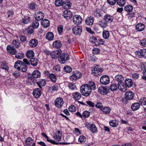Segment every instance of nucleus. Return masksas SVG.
<instances>
[{"mask_svg": "<svg viewBox=\"0 0 146 146\" xmlns=\"http://www.w3.org/2000/svg\"><path fill=\"white\" fill-rule=\"evenodd\" d=\"M96 88L94 83L92 82H90L87 84L82 85L80 87V90L82 95L87 97L90 95L92 90H95Z\"/></svg>", "mask_w": 146, "mask_h": 146, "instance_id": "1", "label": "nucleus"}, {"mask_svg": "<svg viewBox=\"0 0 146 146\" xmlns=\"http://www.w3.org/2000/svg\"><path fill=\"white\" fill-rule=\"evenodd\" d=\"M69 59V56L68 54L66 53H64L60 55L58 60L61 64H63L66 61Z\"/></svg>", "mask_w": 146, "mask_h": 146, "instance_id": "2", "label": "nucleus"}, {"mask_svg": "<svg viewBox=\"0 0 146 146\" xmlns=\"http://www.w3.org/2000/svg\"><path fill=\"white\" fill-rule=\"evenodd\" d=\"M55 106L58 108H60L64 104V102L62 98L61 97L57 98L54 102Z\"/></svg>", "mask_w": 146, "mask_h": 146, "instance_id": "3", "label": "nucleus"}, {"mask_svg": "<svg viewBox=\"0 0 146 146\" xmlns=\"http://www.w3.org/2000/svg\"><path fill=\"white\" fill-rule=\"evenodd\" d=\"M109 77L107 75H104L102 76L100 78V82L103 84L106 85L110 82Z\"/></svg>", "mask_w": 146, "mask_h": 146, "instance_id": "4", "label": "nucleus"}, {"mask_svg": "<svg viewBox=\"0 0 146 146\" xmlns=\"http://www.w3.org/2000/svg\"><path fill=\"white\" fill-rule=\"evenodd\" d=\"M62 52L61 50L57 49L52 52L50 55L52 58L55 59L58 57L60 56Z\"/></svg>", "mask_w": 146, "mask_h": 146, "instance_id": "5", "label": "nucleus"}, {"mask_svg": "<svg viewBox=\"0 0 146 146\" xmlns=\"http://www.w3.org/2000/svg\"><path fill=\"white\" fill-rule=\"evenodd\" d=\"M102 71V69L95 66L92 70V74L95 76H97L101 74Z\"/></svg>", "mask_w": 146, "mask_h": 146, "instance_id": "6", "label": "nucleus"}, {"mask_svg": "<svg viewBox=\"0 0 146 146\" xmlns=\"http://www.w3.org/2000/svg\"><path fill=\"white\" fill-rule=\"evenodd\" d=\"M44 15L41 11H38L35 15V17L37 21L42 20L44 17Z\"/></svg>", "mask_w": 146, "mask_h": 146, "instance_id": "7", "label": "nucleus"}, {"mask_svg": "<svg viewBox=\"0 0 146 146\" xmlns=\"http://www.w3.org/2000/svg\"><path fill=\"white\" fill-rule=\"evenodd\" d=\"M86 125L87 128L92 133H95L98 131L97 128L95 125L88 123V125L86 124Z\"/></svg>", "mask_w": 146, "mask_h": 146, "instance_id": "8", "label": "nucleus"}, {"mask_svg": "<svg viewBox=\"0 0 146 146\" xmlns=\"http://www.w3.org/2000/svg\"><path fill=\"white\" fill-rule=\"evenodd\" d=\"M82 31V28L79 26L77 25L74 27V34L77 35H80Z\"/></svg>", "mask_w": 146, "mask_h": 146, "instance_id": "9", "label": "nucleus"}, {"mask_svg": "<svg viewBox=\"0 0 146 146\" xmlns=\"http://www.w3.org/2000/svg\"><path fill=\"white\" fill-rule=\"evenodd\" d=\"M134 96V93L130 91H127L125 94V97L127 100H132L133 99Z\"/></svg>", "mask_w": 146, "mask_h": 146, "instance_id": "10", "label": "nucleus"}, {"mask_svg": "<svg viewBox=\"0 0 146 146\" xmlns=\"http://www.w3.org/2000/svg\"><path fill=\"white\" fill-rule=\"evenodd\" d=\"M62 136V133L61 131H57L54 134L53 137L55 140L58 141H60L61 140V137Z\"/></svg>", "mask_w": 146, "mask_h": 146, "instance_id": "11", "label": "nucleus"}, {"mask_svg": "<svg viewBox=\"0 0 146 146\" xmlns=\"http://www.w3.org/2000/svg\"><path fill=\"white\" fill-rule=\"evenodd\" d=\"M82 19L79 15L74 16V23L78 25H80L82 22Z\"/></svg>", "mask_w": 146, "mask_h": 146, "instance_id": "12", "label": "nucleus"}, {"mask_svg": "<svg viewBox=\"0 0 146 146\" xmlns=\"http://www.w3.org/2000/svg\"><path fill=\"white\" fill-rule=\"evenodd\" d=\"M135 54L136 55L140 56L141 57H144L145 58H146V49H141L140 51L135 52Z\"/></svg>", "mask_w": 146, "mask_h": 146, "instance_id": "13", "label": "nucleus"}, {"mask_svg": "<svg viewBox=\"0 0 146 146\" xmlns=\"http://www.w3.org/2000/svg\"><path fill=\"white\" fill-rule=\"evenodd\" d=\"M42 92L40 89L36 88L33 91V94L34 96L36 98H39Z\"/></svg>", "mask_w": 146, "mask_h": 146, "instance_id": "14", "label": "nucleus"}, {"mask_svg": "<svg viewBox=\"0 0 146 146\" xmlns=\"http://www.w3.org/2000/svg\"><path fill=\"white\" fill-rule=\"evenodd\" d=\"M63 16L66 19H68L72 17V13L69 10H65L63 13Z\"/></svg>", "mask_w": 146, "mask_h": 146, "instance_id": "15", "label": "nucleus"}, {"mask_svg": "<svg viewBox=\"0 0 146 146\" xmlns=\"http://www.w3.org/2000/svg\"><path fill=\"white\" fill-rule=\"evenodd\" d=\"M118 89L122 92H125L127 90L126 85L124 84V83L122 82L118 83Z\"/></svg>", "mask_w": 146, "mask_h": 146, "instance_id": "16", "label": "nucleus"}, {"mask_svg": "<svg viewBox=\"0 0 146 146\" xmlns=\"http://www.w3.org/2000/svg\"><path fill=\"white\" fill-rule=\"evenodd\" d=\"M7 50L9 53L13 55H14L17 53L16 49L13 46H7Z\"/></svg>", "mask_w": 146, "mask_h": 146, "instance_id": "17", "label": "nucleus"}, {"mask_svg": "<svg viewBox=\"0 0 146 146\" xmlns=\"http://www.w3.org/2000/svg\"><path fill=\"white\" fill-rule=\"evenodd\" d=\"M145 28L144 25L141 23H138L135 26L136 29L139 32L143 31L144 29Z\"/></svg>", "mask_w": 146, "mask_h": 146, "instance_id": "18", "label": "nucleus"}, {"mask_svg": "<svg viewBox=\"0 0 146 146\" xmlns=\"http://www.w3.org/2000/svg\"><path fill=\"white\" fill-rule=\"evenodd\" d=\"M104 19L106 23H111L113 21V17L112 16L106 14L104 17Z\"/></svg>", "mask_w": 146, "mask_h": 146, "instance_id": "19", "label": "nucleus"}, {"mask_svg": "<svg viewBox=\"0 0 146 146\" xmlns=\"http://www.w3.org/2000/svg\"><path fill=\"white\" fill-rule=\"evenodd\" d=\"M108 90L106 87L100 86L98 88V92L101 94L104 95L107 93Z\"/></svg>", "mask_w": 146, "mask_h": 146, "instance_id": "20", "label": "nucleus"}, {"mask_svg": "<svg viewBox=\"0 0 146 146\" xmlns=\"http://www.w3.org/2000/svg\"><path fill=\"white\" fill-rule=\"evenodd\" d=\"M94 22V18L92 17H88L85 21V23L88 25L91 26L93 25Z\"/></svg>", "mask_w": 146, "mask_h": 146, "instance_id": "21", "label": "nucleus"}, {"mask_svg": "<svg viewBox=\"0 0 146 146\" xmlns=\"http://www.w3.org/2000/svg\"><path fill=\"white\" fill-rule=\"evenodd\" d=\"M71 5V3L69 1H63L62 6L64 9H69L70 8Z\"/></svg>", "mask_w": 146, "mask_h": 146, "instance_id": "22", "label": "nucleus"}, {"mask_svg": "<svg viewBox=\"0 0 146 146\" xmlns=\"http://www.w3.org/2000/svg\"><path fill=\"white\" fill-rule=\"evenodd\" d=\"M41 25L43 27L47 28L50 26V22L47 19H44L42 21Z\"/></svg>", "mask_w": 146, "mask_h": 146, "instance_id": "23", "label": "nucleus"}, {"mask_svg": "<svg viewBox=\"0 0 146 146\" xmlns=\"http://www.w3.org/2000/svg\"><path fill=\"white\" fill-rule=\"evenodd\" d=\"M114 79L116 81L118 82V83H120L122 82L124 78L122 75L118 74L115 77Z\"/></svg>", "mask_w": 146, "mask_h": 146, "instance_id": "24", "label": "nucleus"}, {"mask_svg": "<svg viewBox=\"0 0 146 146\" xmlns=\"http://www.w3.org/2000/svg\"><path fill=\"white\" fill-rule=\"evenodd\" d=\"M140 107V104L139 103H135L133 104L131 106V108L133 111L137 110Z\"/></svg>", "mask_w": 146, "mask_h": 146, "instance_id": "25", "label": "nucleus"}, {"mask_svg": "<svg viewBox=\"0 0 146 146\" xmlns=\"http://www.w3.org/2000/svg\"><path fill=\"white\" fill-rule=\"evenodd\" d=\"M125 84L127 86L130 88L132 86L133 82L131 79L127 78L125 80Z\"/></svg>", "mask_w": 146, "mask_h": 146, "instance_id": "26", "label": "nucleus"}, {"mask_svg": "<svg viewBox=\"0 0 146 146\" xmlns=\"http://www.w3.org/2000/svg\"><path fill=\"white\" fill-rule=\"evenodd\" d=\"M104 113L106 114H108L110 113L111 109L108 107H103L101 110Z\"/></svg>", "mask_w": 146, "mask_h": 146, "instance_id": "27", "label": "nucleus"}, {"mask_svg": "<svg viewBox=\"0 0 146 146\" xmlns=\"http://www.w3.org/2000/svg\"><path fill=\"white\" fill-rule=\"evenodd\" d=\"M32 75L35 78H39L40 76V73L38 70H35L33 72Z\"/></svg>", "mask_w": 146, "mask_h": 146, "instance_id": "28", "label": "nucleus"}, {"mask_svg": "<svg viewBox=\"0 0 146 146\" xmlns=\"http://www.w3.org/2000/svg\"><path fill=\"white\" fill-rule=\"evenodd\" d=\"M36 84L39 87L41 88V86H44L46 84V81L44 79L40 80L38 82H37Z\"/></svg>", "mask_w": 146, "mask_h": 146, "instance_id": "29", "label": "nucleus"}, {"mask_svg": "<svg viewBox=\"0 0 146 146\" xmlns=\"http://www.w3.org/2000/svg\"><path fill=\"white\" fill-rule=\"evenodd\" d=\"M54 35L52 32H49L46 35V38L49 40H52L54 38Z\"/></svg>", "mask_w": 146, "mask_h": 146, "instance_id": "30", "label": "nucleus"}, {"mask_svg": "<svg viewBox=\"0 0 146 146\" xmlns=\"http://www.w3.org/2000/svg\"><path fill=\"white\" fill-rule=\"evenodd\" d=\"M22 64H23V62L19 60H18L15 63L14 67L18 70H21V67Z\"/></svg>", "mask_w": 146, "mask_h": 146, "instance_id": "31", "label": "nucleus"}, {"mask_svg": "<svg viewBox=\"0 0 146 146\" xmlns=\"http://www.w3.org/2000/svg\"><path fill=\"white\" fill-rule=\"evenodd\" d=\"M110 125L114 127H117L118 124V121L116 120H113L109 122Z\"/></svg>", "mask_w": 146, "mask_h": 146, "instance_id": "32", "label": "nucleus"}, {"mask_svg": "<svg viewBox=\"0 0 146 146\" xmlns=\"http://www.w3.org/2000/svg\"><path fill=\"white\" fill-rule=\"evenodd\" d=\"M133 9L132 5H126L124 7V10L126 11L130 12Z\"/></svg>", "mask_w": 146, "mask_h": 146, "instance_id": "33", "label": "nucleus"}, {"mask_svg": "<svg viewBox=\"0 0 146 146\" xmlns=\"http://www.w3.org/2000/svg\"><path fill=\"white\" fill-rule=\"evenodd\" d=\"M38 60L36 58H32L30 60V62L31 64L33 66H36L38 64Z\"/></svg>", "mask_w": 146, "mask_h": 146, "instance_id": "34", "label": "nucleus"}, {"mask_svg": "<svg viewBox=\"0 0 146 146\" xmlns=\"http://www.w3.org/2000/svg\"><path fill=\"white\" fill-rule=\"evenodd\" d=\"M26 55L28 58H31L34 56V53L32 50H29L27 52Z\"/></svg>", "mask_w": 146, "mask_h": 146, "instance_id": "35", "label": "nucleus"}, {"mask_svg": "<svg viewBox=\"0 0 146 146\" xmlns=\"http://www.w3.org/2000/svg\"><path fill=\"white\" fill-rule=\"evenodd\" d=\"M38 43V40L36 39H32L29 43V46H37Z\"/></svg>", "mask_w": 146, "mask_h": 146, "instance_id": "36", "label": "nucleus"}, {"mask_svg": "<svg viewBox=\"0 0 146 146\" xmlns=\"http://www.w3.org/2000/svg\"><path fill=\"white\" fill-rule=\"evenodd\" d=\"M139 102L141 105H146V98L144 97H141L139 100Z\"/></svg>", "mask_w": 146, "mask_h": 146, "instance_id": "37", "label": "nucleus"}, {"mask_svg": "<svg viewBox=\"0 0 146 146\" xmlns=\"http://www.w3.org/2000/svg\"><path fill=\"white\" fill-rule=\"evenodd\" d=\"M82 76V74L78 71H76L74 72V78H75L76 79L80 78Z\"/></svg>", "mask_w": 146, "mask_h": 146, "instance_id": "38", "label": "nucleus"}, {"mask_svg": "<svg viewBox=\"0 0 146 146\" xmlns=\"http://www.w3.org/2000/svg\"><path fill=\"white\" fill-rule=\"evenodd\" d=\"M27 66L23 62V64H22L21 67V71L23 72H25L27 70Z\"/></svg>", "mask_w": 146, "mask_h": 146, "instance_id": "39", "label": "nucleus"}, {"mask_svg": "<svg viewBox=\"0 0 146 146\" xmlns=\"http://www.w3.org/2000/svg\"><path fill=\"white\" fill-rule=\"evenodd\" d=\"M103 36L104 38L108 39L109 37L110 34L109 32L107 31H104L103 32Z\"/></svg>", "mask_w": 146, "mask_h": 146, "instance_id": "40", "label": "nucleus"}, {"mask_svg": "<svg viewBox=\"0 0 146 146\" xmlns=\"http://www.w3.org/2000/svg\"><path fill=\"white\" fill-rule=\"evenodd\" d=\"M116 2L120 6L123 7L125 3V0H117Z\"/></svg>", "mask_w": 146, "mask_h": 146, "instance_id": "41", "label": "nucleus"}, {"mask_svg": "<svg viewBox=\"0 0 146 146\" xmlns=\"http://www.w3.org/2000/svg\"><path fill=\"white\" fill-rule=\"evenodd\" d=\"M49 77L52 82H56V77L54 74H50L49 75Z\"/></svg>", "mask_w": 146, "mask_h": 146, "instance_id": "42", "label": "nucleus"}, {"mask_svg": "<svg viewBox=\"0 0 146 146\" xmlns=\"http://www.w3.org/2000/svg\"><path fill=\"white\" fill-rule=\"evenodd\" d=\"M78 141L80 143H84L86 141V137L84 136L81 135L78 139Z\"/></svg>", "mask_w": 146, "mask_h": 146, "instance_id": "43", "label": "nucleus"}, {"mask_svg": "<svg viewBox=\"0 0 146 146\" xmlns=\"http://www.w3.org/2000/svg\"><path fill=\"white\" fill-rule=\"evenodd\" d=\"M64 70L66 72L70 73L72 70V68L70 66L66 65L63 68Z\"/></svg>", "mask_w": 146, "mask_h": 146, "instance_id": "44", "label": "nucleus"}, {"mask_svg": "<svg viewBox=\"0 0 146 146\" xmlns=\"http://www.w3.org/2000/svg\"><path fill=\"white\" fill-rule=\"evenodd\" d=\"M29 8L32 10H35L36 9L37 5L34 3H31L29 5Z\"/></svg>", "mask_w": 146, "mask_h": 146, "instance_id": "45", "label": "nucleus"}, {"mask_svg": "<svg viewBox=\"0 0 146 146\" xmlns=\"http://www.w3.org/2000/svg\"><path fill=\"white\" fill-rule=\"evenodd\" d=\"M31 18L28 16L25 17L24 19H23V23L24 24H26L29 23L30 21Z\"/></svg>", "mask_w": 146, "mask_h": 146, "instance_id": "46", "label": "nucleus"}, {"mask_svg": "<svg viewBox=\"0 0 146 146\" xmlns=\"http://www.w3.org/2000/svg\"><path fill=\"white\" fill-rule=\"evenodd\" d=\"M94 15L96 17L98 18L101 16V12L100 10H96L94 13Z\"/></svg>", "mask_w": 146, "mask_h": 146, "instance_id": "47", "label": "nucleus"}, {"mask_svg": "<svg viewBox=\"0 0 146 146\" xmlns=\"http://www.w3.org/2000/svg\"><path fill=\"white\" fill-rule=\"evenodd\" d=\"M63 2L62 0H56L55 2V4L56 6H62Z\"/></svg>", "mask_w": 146, "mask_h": 146, "instance_id": "48", "label": "nucleus"}, {"mask_svg": "<svg viewBox=\"0 0 146 146\" xmlns=\"http://www.w3.org/2000/svg\"><path fill=\"white\" fill-rule=\"evenodd\" d=\"M99 24L100 25L102 28H104L107 26V23L103 21H99Z\"/></svg>", "mask_w": 146, "mask_h": 146, "instance_id": "49", "label": "nucleus"}, {"mask_svg": "<svg viewBox=\"0 0 146 146\" xmlns=\"http://www.w3.org/2000/svg\"><path fill=\"white\" fill-rule=\"evenodd\" d=\"M110 89L112 91H116L117 89V86L115 84H113L111 85L110 86Z\"/></svg>", "mask_w": 146, "mask_h": 146, "instance_id": "50", "label": "nucleus"}, {"mask_svg": "<svg viewBox=\"0 0 146 146\" xmlns=\"http://www.w3.org/2000/svg\"><path fill=\"white\" fill-rule=\"evenodd\" d=\"M33 141V140L31 138L29 137L26 139L25 142L27 145H31V144L32 143Z\"/></svg>", "mask_w": 146, "mask_h": 146, "instance_id": "51", "label": "nucleus"}, {"mask_svg": "<svg viewBox=\"0 0 146 146\" xmlns=\"http://www.w3.org/2000/svg\"><path fill=\"white\" fill-rule=\"evenodd\" d=\"M63 28V26L61 25L59 26L58 27L57 30L59 35H62V34Z\"/></svg>", "mask_w": 146, "mask_h": 146, "instance_id": "52", "label": "nucleus"}, {"mask_svg": "<svg viewBox=\"0 0 146 146\" xmlns=\"http://www.w3.org/2000/svg\"><path fill=\"white\" fill-rule=\"evenodd\" d=\"M39 25V23L38 21H33V22L32 26L34 28H37Z\"/></svg>", "mask_w": 146, "mask_h": 146, "instance_id": "53", "label": "nucleus"}, {"mask_svg": "<svg viewBox=\"0 0 146 146\" xmlns=\"http://www.w3.org/2000/svg\"><path fill=\"white\" fill-rule=\"evenodd\" d=\"M81 94L78 92H76L74 94V97L76 100H79L81 98Z\"/></svg>", "mask_w": 146, "mask_h": 146, "instance_id": "54", "label": "nucleus"}, {"mask_svg": "<svg viewBox=\"0 0 146 146\" xmlns=\"http://www.w3.org/2000/svg\"><path fill=\"white\" fill-rule=\"evenodd\" d=\"M145 63V62L141 63L139 65V68H141L142 70H145L146 68Z\"/></svg>", "mask_w": 146, "mask_h": 146, "instance_id": "55", "label": "nucleus"}, {"mask_svg": "<svg viewBox=\"0 0 146 146\" xmlns=\"http://www.w3.org/2000/svg\"><path fill=\"white\" fill-rule=\"evenodd\" d=\"M90 115V112L88 111H84L82 115L85 118H87Z\"/></svg>", "mask_w": 146, "mask_h": 146, "instance_id": "56", "label": "nucleus"}, {"mask_svg": "<svg viewBox=\"0 0 146 146\" xmlns=\"http://www.w3.org/2000/svg\"><path fill=\"white\" fill-rule=\"evenodd\" d=\"M117 0H107V3L110 5H113L116 2Z\"/></svg>", "mask_w": 146, "mask_h": 146, "instance_id": "57", "label": "nucleus"}, {"mask_svg": "<svg viewBox=\"0 0 146 146\" xmlns=\"http://www.w3.org/2000/svg\"><path fill=\"white\" fill-rule=\"evenodd\" d=\"M52 46H62V44L60 40H56L53 42Z\"/></svg>", "mask_w": 146, "mask_h": 146, "instance_id": "58", "label": "nucleus"}, {"mask_svg": "<svg viewBox=\"0 0 146 146\" xmlns=\"http://www.w3.org/2000/svg\"><path fill=\"white\" fill-rule=\"evenodd\" d=\"M14 12L12 10H10L8 11L7 13V14L8 15V17H12L13 15Z\"/></svg>", "mask_w": 146, "mask_h": 146, "instance_id": "59", "label": "nucleus"}, {"mask_svg": "<svg viewBox=\"0 0 146 146\" xmlns=\"http://www.w3.org/2000/svg\"><path fill=\"white\" fill-rule=\"evenodd\" d=\"M95 106L96 108L98 109H100L101 110L102 108L103 107V105L102 103L100 102H98L96 104Z\"/></svg>", "mask_w": 146, "mask_h": 146, "instance_id": "60", "label": "nucleus"}, {"mask_svg": "<svg viewBox=\"0 0 146 146\" xmlns=\"http://www.w3.org/2000/svg\"><path fill=\"white\" fill-rule=\"evenodd\" d=\"M86 102L89 106L92 108H93L95 106V104L90 101H87Z\"/></svg>", "mask_w": 146, "mask_h": 146, "instance_id": "61", "label": "nucleus"}, {"mask_svg": "<svg viewBox=\"0 0 146 146\" xmlns=\"http://www.w3.org/2000/svg\"><path fill=\"white\" fill-rule=\"evenodd\" d=\"M24 56V54L22 53H19L18 54H16L15 56V57L18 59H22Z\"/></svg>", "mask_w": 146, "mask_h": 146, "instance_id": "62", "label": "nucleus"}, {"mask_svg": "<svg viewBox=\"0 0 146 146\" xmlns=\"http://www.w3.org/2000/svg\"><path fill=\"white\" fill-rule=\"evenodd\" d=\"M33 27H29L27 29V32L28 33L32 34L34 32V29H33Z\"/></svg>", "mask_w": 146, "mask_h": 146, "instance_id": "63", "label": "nucleus"}, {"mask_svg": "<svg viewBox=\"0 0 146 146\" xmlns=\"http://www.w3.org/2000/svg\"><path fill=\"white\" fill-rule=\"evenodd\" d=\"M20 40L23 42H25L27 40L26 37L24 35L20 36Z\"/></svg>", "mask_w": 146, "mask_h": 146, "instance_id": "64", "label": "nucleus"}]
</instances>
